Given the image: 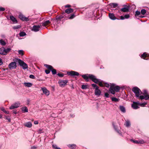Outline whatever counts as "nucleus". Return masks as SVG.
I'll use <instances>...</instances> for the list:
<instances>
[{
	"label": "nucleus",
	"instance_id": "obj_1",
	"mask_svg": "<svg viewBox=\"0 0 149 149\" xmlns=\"http://www.w3.org/2000/svg\"><path fill=\"white\" fill-rule=\"evenodd\" d=\"M82 77L85 79L86 82L88 81V78L91 79L96 84H98L101 87H104V85L102 84V81H101L100 79H97L96 77L92 74H89L88 76L86 74L81 75Z\"/></svg>",
	"mask_w": 149,
	"mask_h": 149
},
{
	"label": "nucleus",
	"instance_id": "obj_2",
	"mask_svg": "<svg viewBox=\"0 0 149 149\" xmlns=\"http://www.w3.org/2000/svg\"><path fill=\"white\" fill-rule=\"evenodd\" d=\"M120 89V87L119 86H116L114 84H111L109 91L111 94L114 95L115 93V92H119Z\"/></svg>",
	"mask_w": 149,
	"mask_h": 149
},
{
	"label": "nucleus",
	"instance_id": "obj_3",
	"mask_svg": "<svg viewBox=\"0 0 149 149\" xmlns=\"http://www.w3.org/2000/svg\"><path fill=\"white\" fill-rule=\"evenodd\" d=\"M132 91L135 93L136 97H139L141 91L140 89L137 87H134L132 89Z\"/></svg>",
	"mask_w": 149,
	"mask_h": 149
},
{
	"label": "nucleus",
	"instance_id": "obj_4",
	"mask_svg": "<svg viewBox=\"0 0 149 149\" xmlns=\"http://www.w3.org/2000/svg\"><path fill=\"white\" fill-rule=\"evenodd\" d=\"M18 62L19 64L22 67L23 69H25L28 68V66L27 64H26L23 61L19 59H18Z\"/></svg>",
	"mask_w": 149,
	"mask_h": 149
},
{
	"label": "nucleus",
	"instance_id": "obj_5",
	"mask_svg": "<svg viewBox=\"0 0 149 149\" xmlns=\"http://www.w3.org/2000/svg\"><path fill=\"white\" fill-rule=\"evenodd\" d=\"M45 66L48 69L50 70L53 74H55L56 73V70L53 69V67L51 65L45 64Z\"/></svg>",
	"mask_w": 149,
	"mask_h": 149
},
{
	"label": "nucleus",
	"instance_id": "obj_6",
	"mask_svg": "<svg viewBox=\"0 0 149 149\" xmlns=\"http://www.w3.org/2000/svg\"><path fill=\"white\" fill-rule=\"evenodd\" d=\"M68 81L66 80H59L58 82L60 86L61 87H64L67 84Z\"/></svg>",
	"mask_w": 149,
	"mask_h": 149
},
{
	"label": "nucleus",
	"instance_id": "obj_7",
	"mask_svg": "<svg viewBox=\"0 0 149 149\" xmlns=\"http://www.w3.org/2000/svg\"><path fill=\"white\" fill-rule=\"evenodd\" d=\"M16 67V63L15 62H12L8 65V68L10 69H15Z\"/></svg>",
	"mask_w": 149,
	"mask_h": 149
},
{
	"label": "nucleus",
	"instance_id": "obj_8",
	"mask_svg": "<svg viewBox=\"0 0 149 149\" xmlns=\"http://www.w3.org/2000/svg\"><path fill=\"white\" fill-rule=\"evenodd\" d=\"M41 26L38 25H34L33 27V28L32 29V31L34 32H37L38 31L40 28Z\"/></svg>",
	"mask_w": 149,
	"mask_h": 149
},
{
	"label": "nucleus",
	"instance_id": "obj_9",
	"mask_svg": "<svg viewBox=\"0 0 149 149\" xmlns=\"http://www.w3.org/2000/svg\"><path fill=\"white\" fill-rule=\"evenodd\" d=\"M41 88L43 93L46 95L48 96L49 95L50 92L49 91L46 87H44Z\"/></svg>",
	"mask_w": 149,
	"mask_h": 149
},
{
	"label": "nucleus",
	"instance_id": "obj_10",
	"mask_svg": "<svg viewBox=\"0 0 149 149\" xmlns=\"http://www.w3.org/2000/svg\"><path fill=\"white\" fill-rule=\"evenodd\" d=\"M67 74L69 75L72 76H78L79 74L78 72L74 71H71L70 72H68Z\"/></svg>",
	"mask_w": 149,
	"mask_h": 149
},
{
	"label": "nucleus",
	"instance_id": "obj_11",
	"mask_svg": "<svg viewBox=\"0 0 149 149\" xmlns=\"http://www.w3.org/2000/svg\"><path fill=\"white\" fill-rule=\"evenodd\" d=\"M20 105V103L19 102L15 103L13 104L10 107V109H12L14 108H17L19 107Z\"/></svg>",
	"mask_w": 149,
	"mask_h": 149
},
{
	"label": "nucleus",
	"instance_id": "obj_12",
	"mask_svg": "<svg viewBox=\"0 0 149 149\" xmlns=\"http://www.w3.org/2000/svg\"><path fill=\"white\" fill-rule=\"evenodd\" d=\"M19 18L21 20L24 21H28L29 19L26 17L22 14H20L19 16Z\"/></svg>",
	"mask_w": 149,
	"mask_h": 149
},
{
	"label": "nucleus",
	"instance_id": "obj_13",
	"mask_svg": "<svg viewBox=\"0 0 149 149\" xmlns=\"http://www.w3.org/2000/svg\"><path fill=\"white\" fill-rule=\"evenodd\" d=\"M99 88H98V87L95 88L94 93L95 95L98 96H100L101 93V91Z\"/></svg>",
	"mask_w": 149,
	"mask_h": 149
},
{
	"label": "nucleus",
	"instance_id": "obj_14",
	"mask_svg": "<svg viewBox=\"0 0 149 149\" xmlns=\"http://www.w3.org/2000/svg\"><path fill=\"white\" fill-rule=\"evenodd\" d=\"M138 103L134 102L132 105V107L134 109H137L139 108L138 105Z\"/></svg>",
	"mask_w": 149,
	"mask_h": 149
},
{
	"label": "nucleus",
	"instance_id": "obj_15",
	"mask_svg": "<svg viewBox=\"0 0 149 149\" xmlns=\"http://www.w3.org/2000/svg\"><path fill=\"white\" fill-rule=\"evenodd\" d=\"M5 49L2 47L0 48V54L3 55H6V53L5 52Z\"/></svg>",
	"mask_w": 149,
	"mask_h": 149
},
{
	"label": "nucleus",
	"instance_id": "obj_16",
	"mask_svg": "<svg viewBox=\"0 0 149 149\" xmlns=\"http://www.w3.org/2000/svg\"><path fill=\"white\" fill-rule=\"evenodd\" d=\"M109 18L112 20H115L116 19L113 13H110L109 14Z\"/></svg>",
	"mask_w": 149,
	"mask_h": 149
},
{
	"label": "nucleus",
	"instance_id": "obj_17",
	"mask_svg": "<svg viewBox=\"0 0 149 149\" xmlns=\"http://www.w3.org/2000/svg\"><path fill=\"white\" fill-rule=\"evenodd\" d=\"M24 125L26 127H31L32 126V124L31 122H28L25 123L24 124Z\"/></svg>",
	"mask_w": 149,
	"mask_h": 149
},
{
	"label": "nucleus",
	"instance_id": "obj_18",
	"mask_svg": "<svg viewBox=\"0 0 149 149\" xmlns=\"http://www.w3.org/2000/svg\"><path fill=\"white\" fill-rule=\"evenodd\" d=\"M129 10V8L128 7L123 8L121 9V11L123 12H127Z\"/></svg>",
	"mask_w": 149,
	"mask_h": 149
},
{
	"label": "nucleus",
	"instance_id": "obj_19",
	"mask_svg": "<svg viewBox=\"0 0 149 149\" xmlns=\"http://www.w3.org/2000/svg\"><path fill=\"white\" fill-rule=\"evenodd\" d=\"M73 11V9L70 8L66 10L65 11V12L66 13L68 14H69L72 12Z\"/></svg>",
	"mask_w": 149,
	"mask_h": 149
},
{
	"label": "nucleus",
	"instance_id": "obj_20",
	"mask_svg": "<svg viewBox=\"0 0 149 149\" xmlns=\"http://www.w3.org/2000/svg\"><path fill=\"white\" fill-rule=\"evenodd\" d=\"M50 23V21L49 20H48L45 21V22H43L42 23V25L43 26H46L48 25Z\"/></svg>",
	"mask_w": 149,
	"mask_h": 149
},
{
	"label": "nucleus",
	"instance_id": "obj_21",
	"mask_svg": "<svg viewBox=\"0 0 149 149\" xmlns=\"http://www.w3.org/2000/svg\"><path fill=\"white\" fill-rule=\"evenodd\" d=\"M110 5L111 8H114L118 6V4L116 3H111L110 4Z\"/></svg>",
	"mask_w": 149,
	"mask_h": 149
},
{
	"label": "nucleus",
	"instance_id": "obj_22",
	"mask_svg": "<svg viewBox=\"0 0 149 149\" xmlns=\"http://www.w3.org/2000/svg\"><path fill=\"white\" fill-rule=\"evenodd\" d=\"M10 19L13 22H17L16 18L13 16H10Z\"/></svg>",
	"mask_w": 149,
	"mask_h": 149
},
{
	"label": "nucleus",
	"instance_id": "obj_23",
	"mask_svg": "<svg viewBox=\"0 0 149 149\" xmlns=\"http://www.w3.org/2000/svg\"><path fill=\"white\" fill-rule=\"evenodd\" d=\"M24 85L27 87H31L32 85V84L30 82L24 83Z\"/></svg>",
	"mask_w": 149,
	"mask_h": 149
},
{
	"label": "nucleus",
	"instance_id": "obj_24",
	"mask_svg": "<svg viewBox=\"0 0 149 149\" xmlns=\"http://www.w3.org/2000/svg\"><path fill=\"white\" fill-rule=\"evenodd\" d=\"M68 146L70 148L74 149L76 147V145L75 144H69Z\"/></svg>",
	"mask_w": 149,
	"mask_h": 149
},
{
	"label": "nucleus",
	"instance_id": "obj_25",
	"mask_svg": "<svg viewBox=\"0 0 149 149\" xmlns=\"http://www.w3.org/2000/svg\"><path fill=\"white\" fill-rule=\"evenodd\" d=\"M120 110L123 113H125V108L123 106H120Z\"/></svg>",
	"mask_w": 149,
	"mask_h": 149
},
{
	"label": "nucleus",
	"instance_id": "obj_26",
	"mask_svg": "<svg viewBox=\"0 0 149 149\" xmlns=\"http://www.w3.org/2000/svg\"><path fill=\"white\" fill-rule=\"evenodd\" d=\"M125 125L127 127H129L130 125V122L129 120H127L126 121Z\"/></svg>",
	"mask_w": 149,
	"mask_h": 149
},
{
	"label": "nucleus",
	"instance_id": "obj_27",
	"mask_svg": "<svg viewBox=\"0 0 149 149\" xmlns=\"http://www.w3.org/2000/svg\"><path fill=\"white\" fill-rule=\"evenodd\" d=\"M22 111L24 113L27 112H28V109L26 107H23L22 108Z\"/></svg>",
	"mask_w": 149,
	"mask_h": 149
},
{
	"label": "nucleus",
	"instance_id": "obj_28",
	"mask_svg": "<svg viewBox=\"0 0 149 149\" xmlns=\"http://www.w3.org/2000/svg\"><path fill=\"white\" fill-rule=\"evenodd\" d=\"M0 43L2 46H4L6 44L5 42L2 39L0 40Z\"/></svg>",
	"mask_w": 149,
	"mask_h": 149
},
{
	"label": "nucleus",
	"instance_id": "obj_29",
	"mask_svg": "<svg viewBox=\"0 0 149 149\" xmlns=\"http://www.w3.org/2000/svg\"><path fill=\"white\" fill-rule=\"evenodd\" d=\"M19 35L20 36L22 37L25 36L26 33L24 32H21L19 33Z\"/></svg>",
	"mask_w": 149,
	"mask_h": 149
},
{
	"label": "nucleus",
	"instance_id": "obj_30",
	"mask_svg": "<svg viewBox=\"0 0 149 149\" xmlns=\"http://www.w3.org/2000/svg\"><path fill=\"white\" fill-rule=\"evenodd\" d=\"M111 100L113 101H114L115 102H118L119 101V100L116 97H113L111 98Z\"/></svg>",
	"mask_w": 149,
	"mask_h": 149
},
{
	"label": "nucleus",
	"instance_id": "obj_31",
	"mask_svg": "<svg viewBox=\"0 0 149 149\" xmlns=\"http://www.w3.org/2000/svg\"><path fill=\"white\" fill-rule=\"evenodd\" d=\"M75 17V15L74 14H72L70 15L69 17H68V19H73Z\"/></svg>",
	"mask_w": 149,
	"mask_h": 149
},
{
	"label": "nucleus",
	"instance_id": "obj_32",
	"mask_svg": "<svg viewBox=\"0 0 149 149\" xmlns=\"http://www.w3.org/2000/svg\"><path fill=\"white\" fill-rule=\"evenodd\" d=\"M11 50V49L10 48H8L7 49H5V52L6 53V55L7 54V53L9 52L10 50Z\"/></svg>",
	"mask_w": 149,
	"mask_h": 149
},
{
	"label": "nucleus",
	"instance_id": "obj_33",
	"mask_svg": "<svg viewBox=\"0 0 149 149\" xmlns=\"http://www.w3.org/2000/svg\"><path fill=\"white\" fill-rule=\"evenodd\" d=\"M147 54L145 52L143 53L141 55V57L142 58H143L144 59H145V58L147 57Z\"/></svg>",
	"mask_w": 149,
	"mask_h": 149
},
{
	"label": "nucleus",
	"instance_id": "obj_34",
	"mask_svg": "<svg viewBox=\"0 0 149 149\" xmlns=\"http://www.w3.org/2000/svg\"><path fill=\"white\" fill-rule=\"evenodd\" d=\"M141 13L142 14L144 15L146 13V10L145 9H143L141 10Z\"/></svg>",
	"mask_w": 149,
	"mask_h": 149
},
{
	"label": "nucleus",
	"instance_id": "obj_35",
	"mask_svg": "<svg viewBox=\"0 0 149 149\" xmlns=\"http://www.w3.org/2000/svg\"><path fill=\"white\" fill-rule=\"evenodd\" d=\"M21 27V26L20 25H19L17 26H14L13 28L14 29H16L20 28Z\"/></svg>",
	"mask_w": 149,
	"mask_h": 149
},
{
	"label": "nucleus",
	"instance_id": "obj_36",
	"mask_svg": "<svg viewBox=\"0 0 149 149\" xmlns=\"http://www.w3.org/2000/svg\"><path fill=\"white\" fill-rule=\"evenodd\" d=\"M87 88V86L83 84L82 85L81 88L83 89H86Z\"/></svg>",
	"mask_w": 149,
	"mask_h": 149
},
{
	"label": "nucleus",
	"instance_id": "obj_37",
	"mask_svg": "<svg viewBox=\"0 0 149 149\" xmlns=\"http://www.w3.org/2000/svg\"><path fill=\"white\" fill-rule=\"evenodd\" d=\"M144 99L146 100H149V95L147 94L144 96Z\"/></svg>",
	"mask_w": 149,
	"mask_h": 149
},
{
	"label": "nucleus",
	"instance_id": "obj_38",
	"mask_svg": "<svg viewBox=\"0 0 149 149\" xmlns=\"http://www.w3.org/2000/svg\"><path fill=\"white\" fill-rule=\"evenodd\" d=\"M18 53L19 54L21 55H23L24 54L23 51L22 50H19L18 51Z\"/></svg>",
	"mask_w": 149,
	"mask_h": 149
},
{
	"label": "nucleus",
	"instance_id": "obj_39",
	"mask_svg": "<svg viewBox=\"0 0 149 149\" xmlns=\"http://www.w3.org/2000/svg\"><path fill=\"white\" fill-rule=\"evenodd\" d=\"M134 142L136 143H141L143 144L144 143V142L143 141H134Z\"/></svg>",
	"mask_w": 149,
	"mask_h": 149
},
{
	"label": "nucleus",
	"instance_id": "obj_40",
	"mask_svg": "<svg viewBox=\"0 0 149 149\" xmlns=\"http://www.w3.org/2000/svg\"><path fill=\"white\" fill-rule=\"evenodd\" d=\"M1 110L3 112L5 113L6 114H8L9 112L8 111H6L4 109L2 108L1 109Z\"/></svg>",
	"mask_w": 149,
	"mask_h": 149
},
{
	"label": "nucleus",
	"instance_id": "obj_41",
	"mask_svg": "<svg viewBox=\"0 0 149 149\" xmlns=\"http://www.w3.org/2000/svg\"><path fill=\"white\" fill-rule=\"evenodd\" d=\"M52 147L54 149H61L60 148L58 147L56 145H53Z\"/></svg>",
	"mask_w": 149,
	"mask_h": 149
},
{
	"label": "nucleus",
	"instance_id": "obj_42",
	"mask_svg": "<svg viewBox=\"0 0 149 149\" xmlns=\"http://www.w3.org/2000/svg\"><path fill=\"white\" fill-rule=\"evenodd\" d=\"M91 86L92 87H93L94 88H97V87H98V88H99V87L98 86H97L96 84H91Z\"/></svg>",
	"mask_w": 149,
	"mask_h": 149
},
{
	"label": "nucleus",
	"instance_id": "obj_43",
	"mask_svg": "<svg viewBox=\"0 0 149 149\" xmlns=\"http://www.w3.org/2000/svg\"><path fill=\"white\" fill-rule=\"evenodd\" d=\"M29 78L32 79H35V77L33 74L30 75Z\"/></svg>",
	"mask_w": 149,
	"mask_h": 149
},
{
	"label": "nucleus",
	"instance_id": "obj_44",
	"mask_svg": "<svg viewBox=\"0 0 149 149\" xmlns=\"http://www.w3.org/2000/svg\"><path fill=\"white\" fill-rule=\"evenodd\" d=\"M141 12L138 11H136L135 12V15H139L140 14Z\"/></svg>",
	"mask_w": 149,
	"mask_h": 149
},
{
	"label": "nucleus",
	"instance_id": "obj_45",
	"mask_svg": "<svg viewBox=\"0 0 149 149\" xmlns=\"http://www.w3.org/2000/svg\"><path fill=\"white\" fill-rule=\"evenodd\" d=\"M57 75L60 77H63L64 76V74H63L58 73Z\"/></svg>",
	"mask_w": 149,
	"mask_h": 149
},
{
	"label": "nucleus",
	"instance_id": "obj_46",
	"mask_svg": "<svg viewBox=\"0 0 149 149\" xmlns=\"http://www.w3.org/2000/svg\"><path fill=\"white\" fill-rule=\"evenodd\" d=\"M104 86L107 87H109V84L107 83H104Z\"/></svg>",
	"mask_w": 149,
	"mask_h": 149
},
{
	"label": "nucleus",
	"instance_id": "obj_47",
	"mask_svg": "<svg viewBox=\"0 0 149 149\" xmlns=\"http://www.w3.org/2000/svg\"><path fill=\"white\" fill-rule=\"evenodd\" d=\"M109 95L108 93H105L104 94V96L106 97H109Z\"/></svg>",
	"mask_w": 149,
	"mask_h": 149
},
{
	"label": "nucleus",
	"instance_id": "obj_48",
	"mask_svg": "<svg viewBox=\"0 0 149 149\" xmlns=\"http://www.w3.org/2000/svg\"><path fill=\"white\" fill-rule=\"evenodd\" d=\"M139 97L140 99L141 100L144 99V96L143 95H140V96H139Z\"/></svg>",
	"mask_w": 149,
	"mask_h": 149
},
{
	"label": "nucleus",
	"instance_id": "obj_49",
	"mask_svg": "<svg viewBox=\"0 0 149 149\" xmlns=\"http://www.w3.org/2000/svg\"><path fill=\"white\" fill-rule=\"evenodd\" d=\"M45 72L46 74H48L50 72V71L48 70H45Z\"/></svg>",
	"mask_w": 149,
	"mask_h": 149
},
{
	"label": "nucleus",
	"instance_id": "obj_50",
	"mask_svg": "<svg viewBox=\"0 0 149 149\" xmlns=\"http://www.w3.org/2000/svg\"><path fill=\"white\" fill-rule=\"evenodd\" d=\"M124 17L125 18L127 19L129 18L130 15L128 14L124 16Z\"/></svg>",
	"mask_w": 149,
	"mask_h": 149
},
{
	"label": "nucleus",
	"instance_id": "obj_51",
	"mask_svg": "<svg viewBox=\"0 0 149 149\" xmlns=\"http://www.w3.org/2000/svg\"><path fill=\"white\" fill-rule=\"evenodd\" d=\"M5 10V8L3 7H0V11H3Z\"/></svg>",
	"mask_w": 149,
	"mask_h": 149
},
{
	"label": "nucleus",
	"instance_id": "obj_52",
	"mask_svg": "<svg viewBox=\"0 0 149 149\" xmlns=\"http://www.w3.org/2000/svg\"><path fill=\"white\" fill-rule=\"evenodd\" d=\"M147 103L146 102H144V103H142L140 104L141 106H144L145 105L147 104Z\"/></svg>",
	"mask_w": 149,
	"mask_h": 149
},
{
	"label": "nucleus",
	"instance_id": "obj_53",
	"mask_svg": "<svg viewBox=\"0 0 149 149\" xmlns=\"http://www.w3.org/2000/svg\"><path fill=\"white\" fill-rule=\"evenodd\" d=\"M42 130L41 129H40L38 131V132L39 133H41L42 132Z\"/></svg>",
	"mask_w": 149,
	"mask_h": 149
},
{
	"label": "nucleus",
	"instance_id": "obj_54",
	"mask_svg": "<svg viewBox=\"0 0 149 149\" xmlns=\"http://www.w3.org/2000/svg\"><path fill=\"white\" fill-rule=\"evenodd\" d=\"M125 17H124V16H120V19H122V20H123L124 19H125Z\"/></svg>",
	"mask_w": 149,
	"mask_h": 149
},
{
	"label": "nucleus",
	"instance_id": "obj_55",
	"mask_svg": "<svg viewBox=\"0 0 149 149\" xmlns=\"http://www.w3.org/2000/svg\"><path fill=\"white\" fill-rule=\"evenodd\" d=\"M3 63L2 61V59L1 58H0V65H2Z\"/></svg>",
	"mask_w": 149,
	"mask_h": 149
},
{
	"label": "nucleus",
	"instance_id": "obj_56",
	"mask_svg": "<svg viewBox=\"0 0 149 149\" xmlns=\"http://www.w3.org/2000/svg\"><path fill=\"white\" fill-rule=\"evenodd\" d=\"M71 7V6L70 5H67L65 6V8H69Z\"/></svg>",
	"mask_w": 149,
	"mask_h": 149
},
{
	"label": "nucleus",
	"instance_id": "obj_57",
	"mask_svg": "<svg viewBox=\"0 0 149 149\" xmlns=\"http://www.w3.org/2000/svg\"><path fill=\"white\" fill-rule=\"evenodd\" d=\"M143 92L144 93V94H147V91L146 90H144L143 91Z\"/></svg>",
	"mask_w": 149,
	"mask_h": 149
},
{
	"label": "nucleus",
	"instance_id": "obj_58",
	"mask_svg": "<svg viewBox=\"0 0 149 149\" xmlns=\"http://www.w3.org/2000/svg\"><path fill=\"white\" fill-rule=\"evenodd\" d=\"M34 123L35 125L38 124V122L37 121H35L34 122Z\"/></svg>",
	"mask_w": 149,
	"mask_h": 149
},
{
	"label": "nucleus",
	"instance_id": "obj_59",
	"mask_svg": "<svg viewBox=\"0 0 149 149\" xmlns=\"http://www.w3.org/2000/svg\"><path fill=\"white\" fill-rule=\"evenodd\" d=\"M6 119H7V120H8V122H10L11 120L10 118H6Z\"/></svg>",
	"mask_w": 149,
	"mask_h": 149
},
{
	"label": "nucleus",
	"instance_id": "obj_60",
	"mask_svg": "<svg viewBox=\"0 0 149 149\" xmlns=\"http://www.w3.org/2000/svg\"><path fill=\"white\" fill-rule=\"evenodd\" d=\"M62 17H61V16H60V17H56V19H60L61 18H62Z\"/></svg>",
	"mask_w": 149,
	"mask_h": 149
},
{
	"label": "nucleus",
	"instance_id": "obj_61",
	"mask_svg": "<svg viewBox=\"0 0 149 149\" xmlns=\"http://www.w3.org/2000/svg\"><path fill=\"white\" fill-rule=\"evenodd\" d=\"M13 112L14 114H16L17 113V112L16 111H14V110L13 111Z\"/></svg>",
	"mask_w": 149,
	"mask_h": 149
},
{
	"label": "nucleus",
	"instance_id": "obj_62",
	"mask_svg": "<svg viewBox=\"0 0 149 149\" xmlns=\"http://www.w3.org/2000/svg\"><path fill=\"white\" fill-rule=\"evenodd\" d=\"M36 148V147H35L34 146H33L31 147L32 149H35Z\"/></svg>",
	"mask_w": 149,
	"mask_h": 149
},
{
	"label": "nucleus",
	"instance_id": "obj_63",
	"mask_svg": "<svg viewBox=\"0 0 149 149\" xmlns=\"http://www.w3.org/2000/svg\"><path fill=\"white\" fill-rule=\"evenodd\" d=\"M2 117V115L0 114V118H1Z\"/></svg>",
	"mask_w": 149,
	"mask_h": 149
},
{
	"label": "nucleus",
	"instance_id": "obj_64",
	"mask_svg": "<svg viewBox=\"0 0 149 149\" xmlns=\"http://www.w3.org/2000/svg\"><path fill=\"white\" fill-rule=\"evenodd\" d=\"M117 132H118V133L120 134H121L120 133V132L119 131H117Z\"/></svg>",
	"mask_w": 149,
	"mask_h": 149
}]
</instances>
